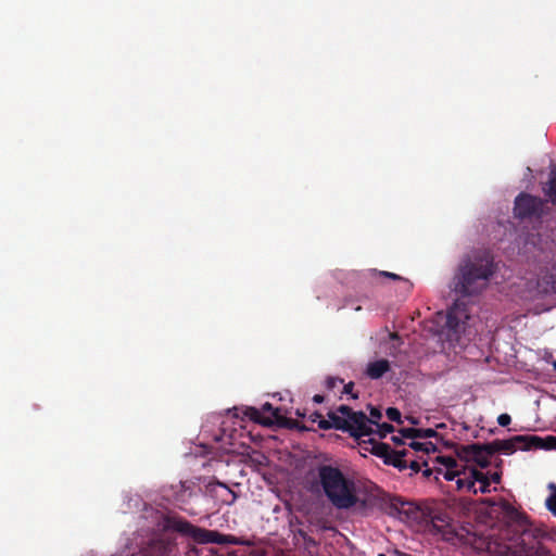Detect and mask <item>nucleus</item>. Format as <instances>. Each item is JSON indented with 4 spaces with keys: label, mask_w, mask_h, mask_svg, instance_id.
<instances>
[{
    "label": "nucleus",
    "mask_w": 556,
    "mask_h": 556,
    "mask_svg": "<svg viewBox=\"0 0 556 556\" xmlns=\"http://www.w3.org/2000/svg\"><path fill=\"white\" fill-rule=\"evenodd\" d=\"M391 508L402 520L425 525L428 530L453 545L483 548L503 546L511 556H554L529 529L527 516L504 498H484L478 509L476 525L455 527L450 517L430 506H421L400 496L391 500Z\"/></svg>",
    "instance_id": "1"
},
{
    "label": "nucleus",
    "mask_w": 556,
    "mask_h": 556,
    "mask_svg": "<svg viewBox=\"0 0 556 556\" xmlns=\"http://www.w3.org/2000/svg\"><path fill=\"white\" fill-rule=\"evenodd\" d=\"M496 266L486 254L468 255L458 264L454 275V291L463 296L480 294L490 283Z\"/></svg>",
    "instance_id": "2"
},
{
    "label": "nucleus",
    "mask_w": 556,
    "mask_h": 556,
    "mask_svg": "<svg viewBox=\"0 0 556 556\" xmlns=\"http://www.w3.org/2000/svg\"><path fill=\"white\" fill-rule=\"evenodd\" d=\"M318 479L330 503L338 509H350L358 502L355 482L331 465L318 467Z\"/></svg>",
    "instance_id": "3"
},
{
    "label": "nucleus",
    "mask_w": 556,
    "mask_h": 556,
    "mask_svg": "<svg viewBox=\"0 0 556 556\" xmlns=\"http://www.w3.org/2000/svg\"><path fill=\"white\" fill-rule=\"evenodd\" d=\"M167 529L176 531L181 535L191 538L198 544L215 543L220 545L242 544L241 540L231 534H223L215 530L199 528L180 517H170L166 520Z\"/></svg>",
    "instance_id": "4"
},
{
    "label": "nucleus",
    "mask_w": 556,
    "mask_h": 556,
    "mask_svg": "<svg viewBox=\"0 0 556 556\" xmlns=\"http://www.w3.org/2000/svg\"><path fill=\"white\" fill-rule=\"evenodd\" d=\"M545 443L538 435H515L508 440H494L490 442L493 454L502 452L504 454H513L517 450L530 451L544 448Z\"/></svg>",
    "instance_id": "5"
},
{
    "label": "nucleus",
    "mask_w": 556,
    "mask_h": 556,
    "mask_svg": "<svg viewBox=\"0 0 556 556\" xmlns=\"http://www.w3.org/2000/svg\"><path fill=\"white\" fill-rule=\"evenodd\" d=\"M262 410L266 413H270L271 418H262L261 412L257 408L249 407L245 415L253 421L263 424V425H270L274 421L282 427L289 428V429H299L301 431L309 430L308 427L302 425L299 420L287 418L280 414V408H275L270 403L266 402L262 406Z\"/></svg>",
    "instance_id": "6"
},
{
    "label": "nucleus",
    "mask_w": 556,
    "mask_h": 556,
    "mask_svg": "<svg viewBox=\"0 0 556 556\" xmlns=\"http://www.w3.org/2000/svg\"><path fill=\"white\" fill-rule=\"evenodd\" d=\"M456 454L460 459L467 463H475L481 468L489 467L491 464V457L494 455L490 447V443L459 445L456 450Z\"/></svg>",
    "instance_id": "7"
},
{
    "label": "nucleus",
    "mask_w": 556,
    "mask_h": 556,
    "mask_svg": "<svg viewBox=\"0 0 556 556\" xmlns=\"http://www.w3.org/2000/svg\"><path fill=\"white\" fill-rule=\"evenodd\" d=\"M543 208L544 201L541 198L521 192L515 199L514 215L519 219L541 217Z\"/></svg>",
    "instance_id": "8"
},
{
    "label": "nucleus",
    "mask_w": 556,
    "mask_h": 556,
    "mask_svg": "<svg viewBox=\"0 0 556 556\" xmlns=\"http://www.w3.org/2000/svg\"><path fill=\"white\" fill-rule=\"evenodd\" d=\"M337 413L341 417L349 419L350 425L353 427L352 431L356 433V439L374 433L371 426H368V417L363 412H354L348 405H340Z\"/></svg>",
    "instance_id": "9"
},
{
    "label": "nucleus",
    "mask_w": 556,
    "mask_h": 556,
    "mask_svg": "<svg viewBox=\"0 0 556 556\" xmlns=\"http://www.w3.org/2000/svg\"><path fill=\"white\" fill-rule=\"evenodd\" d=\"M467 319H469L467 305L462 301H456L447 311L445 317V329L457 334L460 329H464V325Z\"/></svg>",
    "instance_id": "10"
},
{
    "label": "nucleus",
    "mask_w": 556,
    "mask_h": 556,
    "mask_svg": "<svg viewBox=\"0 0 556 556\" xmlns=\"http://www.w3.org/2000/svg\"><path fill=\"white\" fill-rule=\"evenodd\" d=\"M329 419H320L318 421V427L323 430H328L334 428L337 430H341L350 433L351 437L356 438V433L352 431L353 427L350 425L349 419L341 417L337 412L328 413Z\"/></svg>",
    "instance_id": "11"
},
{
    "label": "nucleus",
    "mask_w": 556,
    "mask_h": 556,
    "mask_svg": "<svg viewBox=\"0 0 556 556\" xmlns=\"http://www.w3.org/2000/svg\"><path fill=\"white\" fill-rule=\"evenodd\" d=\"M174 548V544L163 538L151 540L148 546L143 549L144 556H169Z\"/></svg>",
    "instance_id": "12"
},
{
    "label": "nucleus",
    "mask_w": 556,
    "mask_h": 556,
    "mask_svg": "<svg viewBox=\"0 0 556 556\" xmlns=\"http://www.w3.org/2000/svg\"><path fill=\"white\" fill-rule=\"evenodd\" d=\"M359 445L363 451L368 452L379 458H382L383 462L386 460L391 450V446L389 444L376 441L375 439L371 438L368 440H363L362 442H359Z\"/></svg>",
    "instance_id": "13"
},
{
    "label": "nucleus",
    "mask_w": 556,
    "mask_h": 556,
    "mask_svg": "<svg viewBox=\"0 0 556 556\" xmlns=\"http://www.w3.org/2000/svg\"><path fill=\"white\" fill-rule=\"evenodd\" d=\"M477 473L476 468H463V476L456 480L458 490H467L469 493L477 494L478 489L476 488L477 480L472 477Z\"/></svg>",
    "instance_id": "14"
},
{
    "label": "nucleus",
    "mask_w": 556,
    "mask_h": 556,
    "mask_svg": "<svg viewBox=\"0 0 556 556\" xmlns=\"http://www.w3.org/2000/svg\"><path fill=\"white\" fill-rule=\"evenodd\" d=\"M407 453V450L395 451L391 448L384 460V464L388 466H393L400 471H403L407 469V460L405 459Z\"/></svg>",
    "instance_id": "15"
},
{
    "label": "nucleus",
    "mask_w": 556,
    "mask_h": 556,
    "mask_svg": "<svg viewBox=\"0 0 556 556\" xmlns=\"http://www.w3.org/2000/svg\"><path fill=\"white\" fill-rule=\"evenodd\" d=\"M390 370V363L388 359H379L368 364L366 374L370 379H379Z\"/></svg>",
    "instance_id": "16"
},
{
    "label": "nucleus",
    "mask_w": 556,
    "mask_h": 556,
    "mask_svg": "<svg viewBox=\"0 0 556 556\" xmlns=\"http://www.w3.org/2000/svg\"><path fill=\"white\" fill-rule=\"evenodd\" d=\"M545 194L549 198L552 204L556 205V168L552 169L549 173V179L547 182V188L545 189Z\"/></svg>",
    "instance_id": "17"
},
{
    "label": "nucleus",
    "mask_w": 556,
    "mask_h": 556,
    "mask_svg": "<svg viewBox=\"0 0 556 556\" xmlns=\"http://www.w3.org/2000/svg\"><path fill=\"white\" fill-rule=\"evenodd\" d=\"M472 477L477 480V482L480 483L478 492L489 493L491 491L490 490L491 482H490V478L486 476V473L477 469V473H473Z\"/></svg>",
    "instance_id": "18"
},
{
    "label": "nucleus",
    "mask_w": 556,
    "mask_h": 556,
    "mask_svg": "<svg viewBox=\"0 0 556 556\" xmlns=\"http://www.w3.org/2000/svg\"><path fill=\"white\" fill-rule=\"evenodd\" d=\"M409 446L417 451V452H424L426 454L434 453L437 451V446L432 442H416L413 441Z\"/></svg>",
    "instance_id": "19"
},
{
    "label": "nucleus",
    "mask_w": 556,
    "mask_h": 556,
    "mask_svg": "<svg viewBox=\"0 0 556 556\" xmlns=\"http://www.w3.org/2000/svg\"><path fill=\"white\" fill-rule=\"evenodd\" d=\"M439 473H441L445 480L453 481L462 478L463 470L458 469V467H447L444 470L439 469Z\"/></svg>",
    "instance_id": "20"
},
{
    "label": "nucleus",
    "mask_w": 556,
    "mask_h": 556,
    "mask_svg": "<svg viewBox=\"0 0 556 556\" xmlns=\"http://www.w3.org/2000/svg\"><path fill=\"white\" fill-rule=\"evenodd\" d=\"M377 426V434L380 437V438H386L387 434L391 433L394 431V427L390 424H387V422H383V424H376Z\"/></svg>",
    "instance_id": "21"
},
{
    "label": "nucleus",
    "mask_w": 556,
    "mask_h": 556,
    "mask_svg": "<svg viewBox=\"0 0 556 556\" xmlns=\"http://www.w3.org/2000/svg\"><path fill=\"white\" fill-rule=\"evenodd\" d=\"M386 415L389 420L401 424L402 415L401 412L396 407H389L386 412Z\"/></svg>",
    "instance_id": "22"
},
{
    "label": "nucleus",
    "mask_w": 556,
    "mask_h": 556,
    "mask_svg": "<svg viewBox=\"0 0 556 556\" xmlns=\"http://www.w3.org/2000/svg\"><path fill=\"white\" fill-rule=\"evenodd\" d=\"M545 506L556 517V486H554V492L546 498Z\"/></svg>",
    "instance_id": "23"
},
{
    "label": "nucleus",
    "mask_w": 556,
    "mask_h": 556,
    "mask_svg": "<svg viewBox=\"0 0 556 556\" xmlns=\"http://www.w3.org/2000/svg\"><path fill=\"white\" fill-rule=\"evenodd\" d=\"M438 435L439 433L432 428H419L417 432V438L419 439L437 438Z\"/></svg>",
    "instance_id": "24"
},
{
    "label": "nucleus",
    "mask_w": 556,
    "mask_h": 556,
    "mask_svg": "<svg viewBox=\"0 0 556 556\" xmlns=\"http://www.w3.org/2000/svg\"><path fill=\"white\" fill-rule=\"evenodd\" d=\"M382 418V414L379 408L370 407V418H368V426L378 424V420Z\"/></svg>",
    "instance_id": "25"
},
{
    "label": "nucleus",
    "mask_w": 556,
    "mask_h": 556,
    "mask_svg": "<svg viewBox=\"0 0 556 556\" xmlns=\"http://www.w3.org/2000/svg\"><path fill=\"white\" fill-rule=\"evenodd\" d=\"M343 379L341 378H338V377H328L326 379V387L328 390H333L334 388H337L339 384H343Z\"/></svg>",
    "instance_id": "26"
},
{
    "label": "nucleus",
    "mask_w": 556,
    "mask_h": 556,
    "mask_svg": "<svg viewBox=\"0 0 556 556\" xmlns=\"http://www.w3.org/2000/svg\"><path fill=\"white\" fill-rule=\"evenodd\" d=\"M417 432H418V428H405L400 431L402 438H406V439H416Z\"/></svg>",
    "instance_id": "27"
},
{
    "label": "nucleus",
    "mask_w": 556,
    "mask_h": 556,
    "mask_svg": "<svg viewBox=\"0 0 556 556\" xmlns=\"http://www.w3.org/2000/svg\"><path fill=\"white\" fill-rule=\"evenodd\" d=\"M438 460L447 467H458L457 462L451 456L438 457Z\"/></svg>",
    "instance_id": "28"
},
{
    "label": "nucleus",
    "mask_w": 556,
    "mask_h": 556,
    "mask_svg": "<svg viewBox=\"0 0 556 556\" xmlns=\"http://www.w3.org/2000/svg\"><path fill=\"white\" fill-rule=\"evenodd\" d=\"M353 388H354V382H352V381L346 383V384H344L343 393L344 394H350L352 396V399H357L358 394L353 392Z\"/></svg>",
    "instance_id": "29"
},
{
    "label": "nucleus",
    "mask_w": 556,
    "mask_h": 556,
    "mask_svg": "<svg viewBox=\"0 0 556 556\" xmlns=\"http://www.w3.org/2000/svg\"><path fill=\"white\" fill-rule=\"evenodd\" d=\"M497 422L502 427H507L511 422V418L508 414H501L497 417Z\"/></svg>",
    "instance_id": "30"
},
{
    "label": "nucleus",
    "mask_w": 556,
    "mask_h": 556,
    "mask_svg": "<svg viewBox=\"0 0 556 556\" xmlns=\"http://www.w3.org/2000/svg\"><path fill=\"white\" fill-rule=\"evenodd\" d=\"M407 468H409L413 473H418L421 469V466L417 460H412L409 464L407 463Z\"/></svg>",
    "instance_id": "31"
},
{
    "label": "nucleus",
    "mask_w": 556,
    "mask_h": 556,
    "mask_svg": "<svg viewBox=\"0 0 556 556\" xmlns=\"http://www.w3.org/2000/svg\"><path fill=\"white\" fill-rule=\"evenodd\" d=\"M379 275L387 278H391L393 280H404L401 276L390 271H380Z\"/></svg>",
    "instance_id": "32"
},
{
    "label": "nucleus",
    "mask_w": 556,
    "mask_h": 556,
    "mask_svg": "<svg viewBox=\"0 0 556 556\" xmlns=\"http://www.w3.org/2000/svg\"><path fill=\"white\" fill-rule=\"evenodd\" d=\"M546 440H547L548 444H545L544 447H546V448H556V437L549 435V437L546 438Z\"/></svg>",
    "instance_id": "33"
},
{
    "label": "nucleus",
    "mask_w": 556,
    "mask_h": 556,
    "mask_svg": "<svg viewBox=\"0 0 556 556\" xmlns=\"http://www.w3.org/2000/svg\"><path fill=\"white\" fill-rule=\"evenodd\" d=\"M501 477H502V473L500 471H495V472H493L491 475V477H489L490 478V482L492 481L494 483H500Z\"/></svg>",
    "instance_id": "34"
},
{
    "label": "nucleus",
    "mask_w": 556,
    "mask_h": 556,
    "mask_svg": "<svg viewBox=\"0 0 556 556\" xmlns=\"http://www.w3.org/2000/svg\"><path fill=\"white\" fill-rule=\"evenodd\" d=\"M320 419H324V418H323V415H321V414H319L318 412H314V413H313V414H311V416H309V420H311L312 422L319 421Z\"/></svg>",
    "instance_id": "35"
},
{
    "label": "nucleus",
    "mask_w": 556,
    "mask_h": 556,
    "mask_svg": "<svg viewBox=\"0 0 556 556\" xmlns=\"http://www.w3.org/2000/svg\"><path fill=\"white\" fill-rule=\"evenodd\" d=\"M391 440H392V442H393L394 444H396V445H401V444H403V443H404V442H403V438H402V435H393V437L391 438Z\"/></svg>",
    "instance_id": "36"
},
{
    "label": "nucleus",
    "mask_w": 556,
    "mask_h": 556,
    "mask_svg": "<svg viewBox=\"0 0 556 556\" xmlns=\"http://www.w3.org/2000/svg\"><path fill=\"white\" fill-rule=\"evenodd\" d=\"M313 401H314L315 403L320 404V403H323V402H324V396H323V395H320V394H315V395H314V397H313Z\"/></svg>",
    "instance_id": "37"
},
{
    "label": "nucleus",
    "mask_w": 556,
    "mask_h": 556,
    "mask_svg": "<svg viewBox=\"0 0 556 556\" xmlns=\"http://www.w3.org/2000/svg\"><path fill=\"white\" fill-rule=\"evenodd\" d=\"M301 535L303 536V539L308 543V544H316V542L312 539V538H307L306 534L300 532Z\"/></svg>",
    "instance_id": "38"
},
{
    "label": "nucleus",
    "mask_w": 556,
    "mask_h": 556,
    "mask_svg": "<svg viewBox=\"0 0 556 556\" xmlns=\"http://www.w3.org/2000/svg\"><path fill=\"white\" fill-rule=\"evenodd\" d=\"M422 475L426 477V478H429L431 475H432V470L430 468H427L422 471Z\"/></svg>",
    "instance_id": "39"
},
{
    "label": "nucleus",
    "mask_w": 556,
    "mask_h": 556,
    "mask_svg": "<svg viewBox=\"0 0 556 556\" xmlns=\"http://www.w3.org/2000/svg\"><path fill=\"white\" fill-rule=\"evenodd\" d=\"M551 278H552V281H551L552 289L556 292V278L554 279L553 276Z\"/></svg>",
    "instance_id": "40"
},
{
    "label": "nucleus",
    "mask_w": 556,
    "mask_h": 556,
    "mask_svg": "<svg viewBox=\"0 0 556 556\" xmlns=\"http://www.w3.org/2000/svg\"><path fill=\"white\" fill-rule=\"evenodd\" d=\"M295 414L298 417H301V418L305 417V414L303 412H301L300 409H296Z\"/></svg>",
    "instance_id": "41"
},
{
    "label": "nucleus",
    "mask_w": 556,
    "mask_h": 556,
    "mask_svg": "<svg viewBox=\"0 0 556 556\" xmlns=\"http://www.w3.org/2000/svg\"><path fill=\"white\" fill-rule=\"evenodd\" d=\"M396 554H397L399 556H410V555H407V554L402 553V552H399V551H396Z\"/></svg>",
    "instance_id": "42"
},
{
    "label": "nucleus",
    "mask_w": 556,
    "mask_h": 556,
    "mask_svg": "<svg viewBox=\"0 0 556 556\" xmlns=\"http://www.w3.org/2000/svg\"><path fill=\"white\" fill-rule=\"evenodd\" d=\"M378 556H386L384 554H379Z\"/></svg>",
    "instance_id": "43"
},
{
    "label": "nucleus",
    "mask_w": 556,
    "mask_h": 556,
    "mask_svg": "<svg viewBox=\"0 0 556 556\" xmlns=\"http://www.w3.org/2000/svg\"><path fill=\"white\" fill-rule=\"evenodd\" d=\"M555 367H556V362H555Z\"/></svg>",
    "instance_id": "44"
}]
</instances>
